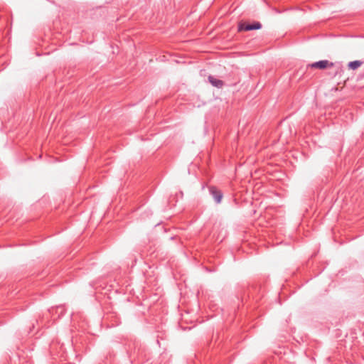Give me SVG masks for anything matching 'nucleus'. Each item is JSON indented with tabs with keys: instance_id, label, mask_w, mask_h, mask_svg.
<instances>
[{
	"instance_id": "obj_4",
	"label": "nucleus",
	"mask_w": 364,
	"mask_h": 364,
	"mask_svg": "<svg viewBox=\"0 0 364 364\" xmlns=\"http://www.w3.org/2000/svg\"><path fill=\"white\" fill-rule=\"evenodd\" d=\"M208 80L213 86L216 87L218 88H221L224 85L223 80H218L212 75H210L208 77Z\"/></svg>"
},
{
	"instance_id": "obj_2",
	"label": "nucleus",
	"mask_w": 364,
	"mask_h": 364,
	"mask_svg": "<svg viewBox=\"0 0 364 364\" xmlns=\"http://www.w3.org/2000/svg\"><path fill=\"white\" fill-rule=\"evenodd\" d=\"M333 65L334 64L333 63L329 62L327 60H323L309 64L308 66H309L311 68L323 70L327 68H332Z\"/></svg>"
},
{
	"instance_id": "obj_1",
	"label": "nucleus",
	"mask_w": 364,
	"mask_h": 364,
	"mask_svg": "<svg viewBox=\"0 0 364 364\" xmlns=\"http://www.w3.org/2000/svg\"><path fill=\"white\" fill-rule=\"evenodd\" d=\"M262 24L259 22H255L253 23H240L238 25V31H249L252 30L259 29Z\"/></svg>"
},
{
	"instance_id": "obj_5",
	"label": "nucleus",
	"mask_w": 364,
	"mask_h": 364,
	"mask_svg": "<svg viewBox=\"0 0 364 364\" xmlns=\"http://www.w3.org/2000/svg\"><path fill=\"white\" fill-rule=\"evenodd\" d=\"M363 64L362 61L360 60H354L351 61L348 63V66L350 69L355 70L358 68Z\"/></svg>"
},
{
	"instance_id": "obj_3",
	"label": "nucleus",
	"mask_w": 364,
	"mask_h": 364,
	"mask_svg": "<svg viewBox=\"0 0 364 364\" xmlns=\"http://www.w3.org/2000/svg\"><path fill=\"white\" fill-rule=\"evenodd\" d=\"M210 195L213 197L216 203H220L223 198V193L215 186H210L208 188Z\"/></svg>"
}]
</instances>
